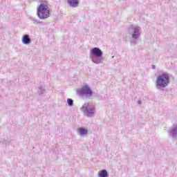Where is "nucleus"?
I'll return each mask as SVG.
<instances>
[{"label": "nucleus", "mask_w": 177, "mask_h": 177, "mask_svg": "<svg viewBox=\"0 0 177 177\" xmlns=\"http://www.w3.org/2000/svg\"><path fill=\"white\" fill-rule=\"evenodd\" d=\"M129 34L131 37L130 39V45L131 46H136L138 45V41H139L141 35L140 27L138 26L131 25L129 28Z\"/></svg>", "instance_id": "f257e3e1"}, {"label": "nucleus", "mask_w": 177, "mask_h": 177, "mask_svg": "<svg viewBox=\"0 0 177 177\" xmlns=\"http://www.w3.org/2000/svg\"><path fill=\"white\" fill-rule=\"evenodd\" d=\"M170 82L169 75L167 73H163L157 76L155 82L156 88L159 90H161L162 88H167L169 85Z\"/></svg>", "instance_id": "f03ea898"}, {"label": "nucleus", "mask_w": 177, "mask_h": 177, "mask_svg": "<svg viewBox=\"0 0 177 177\" xmlns=\"http://www.w3.org/2000/svg\"><path fill=\"white\" fill-rule=\"evenodd\" d=\"M37 16L41 20H45L50 16V10L46 4L41 3L37 8Z\"/></svg>", "instance_id": "7ed1b4c3"}, {"label": "nucleus", "mask_w": 177, "mask_h": 177, "mask_svg": "<svg viewBox=\"0 0 177 177\" xmlns=\"http://www.w3.org/2000/svg\"><path fill=\"white\" fill-rule=\"evenodd\" d=\"M77 93L80 97H85L87 99H91L93 96V91H92V89L88 85H84L82 88H78Z\"/></svg>", "instance_id": "20e7f679"}, {"label": "nucleus", "mask_w": 177, "mask_h": 177, "mask_svg": "<svg viewBox=\"0 0 177 177\" xmlns=\"http://www.w3.org/2000/svg\"><path fill=\"white\" fill-rule=\"evenodd\" d=\"M82 111L86 114V117H93L95 115V106L89 105L88 103H84L82 107Z\"/></svg>", "instance_id": "39448f33"}, {"label": "nucleus", "mask_w": 177, "mask_h": 177, "mask_svg": "<svg viewBox=\"0 0 177 177\" xmlns=\"http://www.w3.org/2000/svg\"><path fill=\"white\" fill-rule=\"evenodd\" d=\"M90 57H103V51L97 47H94L90 50Z\"/></svg>", "instance_id": "423d86ee"}, {"label": "nucleus", "mask_w": 177, "mask_h": 177, "mask_svg": "<svg viewBox=\"0 0 177 177\" xmlns=\"http://www.w3.org/2000/svg\"><path fill=\"white\" fill-rule=\"evenodd\" d=\"M169 136L173 138V139L177 138V124H173L171 127L169 128Z\"/></svg>", "instance_id": "0eeeda50"}, {"label": "nucleus", "mask_w": 177, "mask_h": 177, "mask_svg": "<svg viewBox=\"0 0 177 177\" xmlns=\"http://www.w3.org/2000/svg\"><path fill=\"white\" fill-rule=\"evenodd\" d=\"M67 2L71 8H78L80 5V0H67Z\"/></svg>", "instance_id": "6e6552de"}, {"label": "nucleus", "mask_w": 177, "mask_h": 177, "mask_svg": "<svg viewBox=\"0 0 177 177\" xmlns=\"http://www.w3.org/2000/svg\"><path fill=\"white\" fill-rule=\"evenodd\" d=\"M22 43L24 45H30V44H31V38L29 35H24L22 37Z\"/></svg>", "instance_id": "1a4fd4ad"}, {"label": "nucleus", "mask_w": 177, "mask_h": 177, "mask_svg": "<svg viewBox=\"0 0 177 177\" xmlns=\"http://www.w3.org/2000/svg\"><path fill=\"white\" fill-rule=\"evenodd\" d=\"M91 60L95 64H100L103 63V58L102 57H90Z\"/></svg>", "instance_id": "9d476101"}, {"label": "nucleus", "mask_w": 177, "mask_h": 177, "mask_svg": "<svg viewBox=\"0 0 177 177\" xmlns=\"http://www.w3.org/2000/svg\"><path fill=\"white\" fill-rule=\"evenodd\" d=\"M77 133L78 135H80V136H84L85 135H88V129L84 127H80L77 129Z\"/></svg>", "instance_id": "9b49d317"}, {"label": "nucleus", "mask_w": 177, "mask_h": 177, "mask_svg": "<svg viewBox=\"0 0 177 177\" xmlns=\"http://www.w3.org/2000/svg\"><path fill=\"white\" fill-rule=\"evenodd\" d=\"M98 176L99 177H109V172H107V170H106V169L100 170L98 172Z\"/></svg>", "instance_id": "f8f14e48"}, {"label": "nucleus", "mask_w": 177, "mask_h": 177, "mask_svg": "<svg viewBox=\"0 0 177 177\" xmlns=\"http://www.w3.org/2000/svg\"><path fill=\"white\" fill-rule=\"evenodd\" d=\"M67 103L69 107H73V106H74V100L71 98L67 99Z\"/></svg>", "instance_id": "ddd939ff"}, {"label": "nucleus", "mask_w": 177, "mask_h": 177, "mask_svg": "<svg viewBox=\"0 0 177 177\" xmlns=\"http://www.w3.org/2000/svg\"><path fill=\"white\" fill-rule=\"evenodd\" d=\"M46 91V89L44 88V86H40L39 88L38 93L39 95H42Z\"/></svg>", "instance_id": "4468645a"}, {"label": "nucleus", "mask_w": 177, "mask_h": 177, "mask_svg": "<svg viewBox=\"0 0 177 177\" xmlns=\"http://www.w3.org/2000/svg\"><path fill=\"white\" fill-rule=\"evenodd\" d=\"M30 20H31L34 23V24H39L41 23L39 22V21L32 17H30Z\"/></svg>", "instance_id": "2eb2a0df"}, {"label": "nucleus", "mask_w": 177, "mask_h": 177, "mask_svg": "<svg viewBox=\"0 0 177 177\" xmlns=\"http://www.w3.org/2000/svg\"><path fill=\"white\" fill-rule=\"evenodd\" d=\"M138 104H142V102L140 100L138 101Z\"/></svg>", "instance_id": "dca6fc26"}, {"label": "nucleus", "mask_w": 177, "mask_h": 177, "mask_svg": "<svg viewBox=\"0 0 177 177\" xmlns=\"http://www.w3.org/2000/svg\"><path fill=\"white\" fill-rule=\"evenodd\" d=\"M152 68L153 69L156 68V66L154 65H152Z\"/></svg>", "instance_id": "f3484780"}]
</instances>
